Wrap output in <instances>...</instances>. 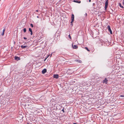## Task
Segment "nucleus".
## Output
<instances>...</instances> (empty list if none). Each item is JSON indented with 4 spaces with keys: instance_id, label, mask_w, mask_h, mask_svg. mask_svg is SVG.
Masks as SVG:
<instances>
[{
    "instance_id": "1a4fd4ad",
    "label": "nucleus",
    "mask_w": 124,
    "mask_h": 124,
    "mask_svg": "<svg viewBox=\"0 0 124 124\" xmlns=\"http://www.w3.org/2000/svg\"><path fill=\"white\" fill-rule=\"evenodd\" d=\"M28 46H23L22 45L21 46V47L23 49H24L25 48H26Z\"/></svg>"
},
{
    "instance_id": "0eeeda50",
    "label": "nucleus",
    "mask_w": 124,
    "mask_h": 124,
    "mask_svg": "<svg viewBox=\"0 0 124 124\" xmlns=\"http://www.w3.org/2000/svg\"><path fill=\"white\" fill-rule=\"evenodd\" d=\"M72 47L73 49H76L78 48V46L76 45H73L72 46Z\"/></svg>"
},
{
    "instance_id": "39448f33",
    "label": "nucleus",
    "mask_w": 124,
    "mask_h": 124,
    "mask_svg": "<svg viewBox=\"0 0 124 124\" xmlns=\"http://www.w3.org/2000/svg\"><path fill=\"white\" fill-rule=\"evenodd\" d=\"M53 77L54 78H59V75L58 74L54 75Z\"/></svg>"
},
{
    "instance_id": "dca6fc26",
    "label": "nucleus",
    "mask_w": 124,
    "mask_h": 124,
    "mask_svg": "<svg viewBox=\"0 0 124 124\" xmlns=\"http://www.w3.org/2000/svg\"><path fill=\"white\" fill-rule=\"evenodd\" d=\"M23 30L24 32H25L26 31V29L25 28H24L23 29Z\"/></svg>"
},
{
    "instance_id": "b1692460",
    "label": "nucleus",
    "mask_w": 124,
    "mask_h": 124,
    "mask_svg": "<svg viewBox=\"0 0 124 124\" xmlns=\"http://www.w3.org/2000/svg\"><path fill=\"white\" fill-rule=\"evenodd\" d=\"M38 10H36V12H38Z\"/></svg>"
},
{
    "instance_id": "ddd939ff",
    "label": "nucleus",
    "mask_w": 124,
    "mask_h": 124,
    "mask_svg": "<svg viewBox=\"0 0 124 124\" xmlns=\"http://www.w3.org/2000/svg\"><path fill=\"white\" fill-rule=\"evenodd\" d=\"M15 60L18 59V60H19L20 59V57H18L17 56H15Z\"/></svg>"
},
{
    "instance_id": "6ab92c4d",
    "label": "nucleus",
    "mask_w": 124,
    "mask_h": 124,
    "mask_svg": "<svg viewBox=\"0 0 124 124\" xmlns=\"http://www.w3.org/2000/svg\"><path fill=\"white\" fill-rule=\"evenodd\" d=\"M62 111L63 112H64V108L62 110Z\"/></svg>"
},
{
    "instance_id": "393cba45",
    "label": "nucleus",
    "mask_w": 124,
    "mask_h": 124,
    "mask_svg": "<svg viewBox=\"0 0 124 124\" xmlns=\"http://www.w3.org/2000/svg\"><path fill=\"white\" fill-rule=\"evenodd\" d=\"M73 124H76V123H73Z\"/></svg>"
},
{
    "instance_id": "a878e982",
    "label": "nucleus",
    "mask_w": 124,
    "mask_h": 124,
    "mask_svg": "<svg viewBox=\"0 0 124 124\" xmlns=\"http://www.w3.org/2000/svg\"><path fill=\"white\" fill-rule=\"evenodd\" d=\"M37 18H39V16H37Z\"/></svg>"
},
{
    "instance_id": "423d86ee",
    "label": "nucleus",
    "mask_w": 124,
    "mask_h": 124,
    "mask_svg": "<svg viewBox=\"0 0 124 124\" xmlns=\"http://www.w3.org/2000/svg\"><path fill=\"white\" fill-rule=\"evenodd\" d=\"M46 72V69H43L42 71V74H44Z\"/></svg>"
},
{
    "instance_id": "2eb2a0df",
    "label": "nucleus",
    "mask_w": 124,
    "mask_h": 124,
    "mask_svg": "<svg viewBox=\"0 0 124 124\" xmlns=\"http://www.w3.org/2000/svg\"><path fill=\"white\" fill-rule=\"evenodd\" d=\"M85 49L86 50H87V51H90L88 49L87 47H85Z\"/></svg>"
},
{
    "instance_id": "6e6552de",
    "label": "nucleus",
    "mask_w": 124,
    "mask_h": 124,
    "mask_svg": "<svg viewBox=\"0 0 124 124\" xmlns=\"http://www.w3.org/2000/svg\"><path fill=\"white\" fill-rule=\"evenodd\" d=\"M29 31L31 32V34L32 35V29L31 28H29Z\"/></svg>"
},
{
    "instance_id": "f3484780",
    "label": "nucleus",
    "mask_w": 124,
    "mask_h": 124,
    "mask_svg": "<svg viewBox=\"0 0 124 124\" xmlns=\"http://www.w3.org/2000/svg\"><path fill=\"white\" fill-rule=\"evenodd\" d=\"M69 38L70 39H71V36H70V34H69Z\"/></svg>"
},
{
    "instance_id": "4be33fe9",
    "label": "nucleus",
    "mask_w": 124,
    "mask_h": 124,
    "mask_svg": "<svg viewBox=\"0 0 124 124\" xmlns=\"http://www.w3.org/2000/svg\"><path fill=\"white\" fill-rule=\"evenodd\" d=\"M120 96L121 97H124V96H123V95H120Z\"/></svg>"
},
{
    "instance_id": "7ed1b4c3",
    "label": "nucleus",
    "mask_w": 124,
    "mask_h": 124,
    "mask_svg": "<svg viewBox=\"0 0 124 124\" xmlns=\"http://www.w3.org/2000/svg\"><path fill=\"white\" fill-rule=\"evenodd\" d=\"M107 28L108 29V31L110 32V33L111 34H112V31L110 29V26L109 25H108V26Z\"/></svg>"
},
{
    "instance_id": "f03ea898",
    "label": "nucleus",
    "mask_w": 124,
    "mask_h": 124,
    "mask_svg": "<svg viewBox=\"0 0 124 124\" xmlns=\"http://www.w3.org/2000/svg\"><path fill=\"white\" fill-rule=\"evenodd\" d=\"M108 81V80L106 78H105V79L102 81V83H105L106 84H107Z\"/></svg>"
},
{
    "instance_id": "412c9836",
    "label": "nucleus",
    "mask_w": 124,
    "mask_h": 124,
    "mask_svg": "<svg viewBox=\"0 0 124 124\" xmlns=\"http://www.w3.org/2000/svg\"><path fill=\"white\" fill-rule=\"evenodd\" d=\"M123 4L124 5V0H123Z\"/></svg>"
},
{
    "instance_id": "5701e85b",
    "label": "nucleus",
    "mask_w": 124,
    "mask_h": 124,
    "mask_svg": "<svg viewBox=\"0 0 124 124\" xmlns=\"http://www.w3.org/2000/svg\"><path fill=\"white\" fill-rule=\"evenodd\" d=\"M89 1L90 2L91 1V0H89Z\"/></svg>"
},
{
    "instance_id": "aec40b11",
    "label": "nucleus",
    "mask_w": 124,
    "mask_h": 124,
    "mask_svg": "<svg viewBox=\"0 0 124 124\" xmlns=\"http://www.w3.org/2000/svg\"><path fill=\"white\" fill-rule=\"evenodd\" d=\"M23 38L24 39H27V38H26V37H24Z\"/></svg>"
},
{
    "instance_id": "9d476101",
    "label": "nucleus",
    "mask_w": 124,
    "mask_h": 124,
    "mask_svg": "<svg viewBox=\"0 0 124 124\" xmlns=\"http://www.w3.org/2000/svg\"><path fill=\"white\" fill-rule=\"evenodd\" d=\"M5 28H4L3 30L2 33V34H1V35L2 36H3L4 35V32L5 31Z\"/></svg>"
},
{
    "instance_id": "4468645a",
    "label": "nucleus",
    "mask_w": 124,
    "mask_h": 124,
    "mask_svg": "<svg viewBox=\"0 0 124 124\" xmlns=\"http://www.w3.org/2000/svg\"><path fill=\"white\" fill-rule=\"evenodd\" d=\"M119 5L120 7H121L122 8H124L123 7V6H122L121 5V4L120 3H119Z\"/></svg>"
},
{
    "instance_id": "a211bd4d",
    "label": "nucleus",
    "mask_w": 124,
    "mask_h": 124,
    "mask_svg": "<svg viewBox=\"0 0 124 124\" xmlns=\"http://www.w3.org/2000/svg\"><path fill=\"white\" fill-rule=\"evenodd\" d=\"M30 26H31L32 27H33V24L32 23L31 24H30Z\"/></svg>"
},
{
    "instance_id": "f257e3e1",
    "label": "nucleus",
    "mask_w": 124,
    "mask_h": 124,
    "mask_svg": "<svg viewBox=\"0 0 124 124\" xmlns=\"http://www.w3.org/2000/svg\"><path fill=\"white\" fill-rule=\"evenodd\" d=\"M108 5V0H106L105 2V10L107 8Z\"/></svg>"
},
{
    "instance_id": "9b49d317",
    "label": "nucleus",
    "mask_w": 124,
    "mask_h": 124,
    "mask_svg": "<svg viewBox=\"0 0 124 124\" xmlns=\"http://www.w3.org/2000/svg\"><path fill=\"white\" fill-rule=\"evenodd\" d=\"M75 61L76 62L79 63H82V61H81L80 60H75Z\"/></svg>"
},
{
    "instance_id": "f8f14e48",
    "label": "nucleus",
    "mask_w": 124,
    "mask_h": 124,
    "mask_svg": "<svg viewBox=\"0 0 124 124\" xmlns=\"http://www.w3.org/2000/svg\"><path fill=\"white\" fill-rule=\"evenodd\" d=\"M74 1L75 2H76L77 3H80L81 2L80 1H78V0H74Z\"/></svg>"
},
{
    "instance_id": "20e7f679",
    "label": "nucleus",
    "mask_w": 124,
    "mask_h": 124,
    "mask_svg": "<svg viewBox=\"0 0 124 124\" xmlns=\"http://www.w3.org/2000/svg\"><path fill=\"white\" fill-rule=\"evenodd\" d=\"M74 15L72 14V15L71 16V23H72L73 22L74 20Z\"/></svg>"
},
{
    "instance_id": "bb28decb",
    "label": "nucleus",
    "mask_w": 124,
    "mask_h": 124,
    "mask_svg": "<svg viewBox=\"0 0 124 124\" xmlns=\"http://www.w3.org/2000/svg\"><path fill=\"white\" fill-rule=\"evenodd\" d=\"M1 0H0V1Z\"/></svg>"
}]
</instances>
